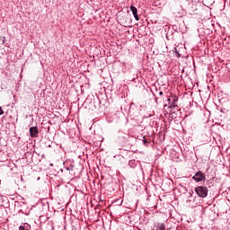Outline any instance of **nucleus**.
<instances>
[{
	"label": "nucleus",
	"instance_id": "1",
	"mask_svg": "<svg viewBox=\"0 0 230 230\" xmlns=\"http://www.w3.org/2000/svg\"><path fill=\"white\" fill-rule=\"evenodd\" d=\"M168 104L164 105V111H165V114H168L169 116H173V114H175V107H177V105L175 103H177V102H179V97H177V95L174 94H171L169 96V98L167 99Z\"/></svg>",
	"mask_w": 230,
	"mask_h": 230
},
{
	"label": "nucleus",
	"instance_id": "2",
	"mask_svg": "<svg viewBox=\"0 0 230 230\" xmlns=\"http://www.w3.org/2000/svg\"><path fill=\"white\" fill-rule=\"evenodd\" d=\"M194 191L197 193L198 197H200V199H206V197H208V193H209V190L204 185L196 187Z\"/></svg>",
	"mask_w": 230,
	"mask_h": 230
},
{
	"label": "nucleus",
	"instance_id": "3",
	"mask_svg": "<svg viewBox=\"0 0 230 230\" xmlns=\"http://www.w3.org/2000/svg\"><path fill=\"white\" fill-rule=\"evenodd\" d=\"M192 180L195 181V182H204L206 181V173L198 171L194 176H192Z\"/></svg>",
	"mask_w": 230,
	"mask_h": 230
},
{
	"label": "nucleus",
	"instance_id": "4",
	"mask_svg": "<svg viewBox=\"0 0 230 230\" xmlns=\"http://www.w3.org/2000/svg\"><path fill=\"white\" fill-rule=\"evenodd\" d=\"M30 136L31 137H39V128L37 127L30 128Z\"/></svg>",
	"mask_w": 230,
	"mask_h": 230
},
{
	"label": "nucleus",
	"instance_id": "5",
	"mask_svg": "<svg viewBox=\"0 0 230 230\" xmlns=\"http://www.w3.org/2000/svg\"><path fill=\"white\" fill-rule=\"evenodd\" d=\"M130 11L132 12L136 21H139V15H137V8H136V6L134 5H131Z\"/></svg>",
	"mask_w": 230,
	"mask_h": 230
},
{
	"label": "nucleus",
	"instance_id": "6",
	"mask_svg": "<svg viewBox=\"0 0 230 230\" xmlns=\"http://www.w3.org/2000/svg\"><path fill=\"white\" fill-rule=\"evenodd\" d=\"M119 139H128V133L119 131L117 134Z\"/></svg>",
	"mask_w": 230,
	"mask_h": 230
},
{
	"label": "nucleus",
	"instance_id": "7",
	"mask_svg": "<svg viewBox=\"0 0 230 230\" xmlns=\"http://www.w3.org/2000/svg\"><path fill=\"white\" fill-rule=\"evenodd\" d=\"M155 227L156 230H166V225L164 223H155Z\"/></svg>",
	"mask_w": 230,
	"mask_h": 230
},
{
	"label": "nucleus",
	"instance_id": "8",
	"mask_svg": "<svg viewBox=\"0 0 230 230\" xmlns=\"http://www.w3.org/2000/svg\"><path fill=\"white\" fill-rule=\"evenodd\" d=\"M31 228V226L28 223H24L23 226H19V230H30Z\"/></svg>",
	"mask_w": 230,
	"mask_h": 230
},
{
	"label": "nucleus",
	"instance_id": "9",
	"mask_svg": "<svg viewBox=\"0 0 230 230\" xmlns=\"http://www.w3.org/2000/svg\"><path fill=\"white\" fill-rule=\"evenodd\" d=\"M128 165L130 166V168H136L137 166V163H136V160H130L128 162Z\"/></svg>",
	"mask_w": 230,
	"mask_h": 230
},
{
	"label": "nucleus",
	"instance_id": "10",
	"mask_svg": "<svg viewBox=\"0 0 230 230\" xmlns=\"http://www.w3.org/2000/svg\"><path fill=\"white\" fill-rule=\"evenodd\" d=\"M164 121H169V123H170L171 121H173V117L172 116H165L164 118Z\"/></svg>",
	"mask_w": 230,
	"mask_h": 230
},
{
	"label": "nucleus",
	"instance_id": "11",
	"mask_svg": "<svg viewBox=\"0 0 230 230\" xmlns=\"http://www.w3.org/2000/svg\"><path fill=\"white\" fill-rule=\"evenodd\" d=\"M143 143H144V145H148V143H150V141H148V139H146V137H143Z\"/></svg>",
	"mask_w": 230,
	"mask_h": 230
},
{
	"label": "nucleus",
	"instance_id": "12",
	"mask_svg": "<svg viewBox=\"0 0 230 230\" xmlns=\"http://www.w3.org/2000/svg\"><path fill=\"white\" fill-rule=\"evenodd\" d=\"M2 114H4V111H3V108H1V106H0V116H1Z\"/></svg>",
	"mask_w": 230,
	"mask_h": 230
},
{
	"label": "nucleus",
	"instance_id": "13",
	"mask_svg": "<svg viewBox=\"0 0 230 230\" xmlns=\"http://www.w3.org/2000/svg\"><path fill=\"white\" fill-rule=\"evenodd\" d=\"M141 126H134V130H137Z\"/></svg>",
	"mask_w": 230,
	"mask_h": 230
},
{
	"label": "nucleus",
	"instance_id": "14",
	"mask_svg": "<svg viewBox=\"0 0 230 230\" xmlns=\"http://www.w3.org/2000/svg\"><path fill=\"white\" fill-rule=\"evenodd\" d=\"M60 119H61V123H64L66 121V119H62V117H60Z\"/></svg>",
	"mask_w": 230,
	"mask_h": 230
},
{
	"label": "nucleus",
	"instance_id": "15",
	"mask_svg": "<svg viewBox=\"0 0 230 230\" xmlns=\"http://www.w3.org/2000/svg\"><path fill=\"white\" fill-rule=\"evenodd\" d=\"M177 55H178V57H181V54H179V52H177Z\"/></svg>",
	"mask_w": 230,
	"mask_h": 230
},
{
	"label": "nucleus",
	"instance_id": "16",
	"mask_svg": "<svg viewBox=\"0 0 230 230\" xmlns=\"http://www.w3.org/2000/svg\"><path fill=\"white\" fill-rule=\"evenodd\" d=\"M55 118H57L58 119V118H60V116H56Z\"/></svg>",
	"mask_w": 230,
	"mask_h": 230
},
{
	"label": "nucleus",
	"instance_id": "17",
	"mask_svg": "<svg viewBox=\"0 0 230 230\" xmlns=\"http://www.w3.org/2000/svg\"><path fill=\"white\" fill-rule=\"evenodd\" d=\"M160 95H163V92H160Z\"/></svg>",
	"mask_w": 230,
	"mask_h": 230
}]
</instances>
